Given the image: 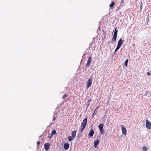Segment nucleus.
<instances>
[{
	"label": "nucleus",
	"instance_id": "39448f33",
	"mask_svg": "<svg viewBox=\"0 0 151 151\" xmlns=\"http://www.w3.org/2000/svg\"><path fill=\"white\" fill-rule=\"evenodd\" d=\"M146 127L147 129H149L151 127V123L148 121L147 120L146 121Z\"/></svg>",
	"mask_w": 151,
	"mask_h": 151
},
{
	"label": "nucleus",
	"instance_id": "4468645a",
	"mask_svg": "<svg viewBox=\"0 0 151 151\" xmlns=\"http://www.w3.org/2000/svg\"><path fill=\"white\" fill-rule=\"evenodd\" d=\"M56 132L55 130H52L51 132V135L50 137H49V138H50L54 134H56Z\"/></svg>",
	"mask_w": 151,
	"mask_h": 151
},
{
	"label": "nucleus",
	"instance_id": "ddd939ff",
	"mask_svg": "<svg viewBox=\"0 0 151 151\" xmlns=\"http://www.w3.org/2000/svg\"><path fill=\"white\" fill-rule=\"evenodd\" d=\"M104 127V124H101L99 125L98 127L99 130L103 129Z\"/></svg>",
	"mask_w": 151,
	"mask_h": 151
},
{
	"label": "nucleus",
	"instance_id": "4be33fe9",
	"mask_svg": "<svg viewBox=\"0 0 151 151\" xmlns=\"http://www.w3.org/2000/svg\"><path fill=\"white\" fill-rule=\"evenodd\" d=\"M100 130V131L101 134H103L104 133V130L103 129H101V130Z\"/></svg>",
	"mask_w": 151,
	"mask_h": 151
},
{
	"label": "nucleus",
	"instance_id": "c756f323",
	"mask_svg": "<svg viewBox=\"0 0 151 151\" xmlns=\"http://www.w3.org/2000/svg\"><path fill=\"white\" fill-rule=\"evenodd\" d=\"M109 43H110V42H108V44H109Z\"/></svg>",
	"mask_w": 151,
	"mask_h": 151
},
{
	"label": "nucleus",
	"instance_id": "9b49d317",
	"mask_svg": "<svg viewBox=\"0 0 151 151\" xmlns=\"http://www.w3.org/2000/svg\"><path fill=\"white\" fill-rule=\"evenodd\" d=\"M76 132L77 131L75 130L73 131L71 133L72 137L73 138H74L76 137Z\"/></svg>",
	"mask_w": 151,
	"mask_h": 151
},
{
	"label": "nucleus",
	"instance_id": "f257e3e1",
	"mask_svg": "<svg viewBox=\"0 0 151 151\" xmlns=\"http://www.w3.org/2000/svg\"><path fill=\"white\" fill-rule=\"evenodd\" d=\"M87 119L86 117L85 118L81 123V124L80 128L81 132H82L85 128L87 123Z\"/></svg>",
	"mask_w": 151,
	"mask_h": 151
},
{
	"label": "nucleus",
	"instance_id": "aec40b11",
	"mask_svg": "<svg viewBox=\"0 0 151 151\" xmlns=\"http://www.w3.org/2000/svg\"><path fill=\"white\" fill-rule=\"evenodd\" d=\"M128 59L126 60L125 62V65L127 67V63H128Z\"/></svg>",
	"mask_w": 151,
	"mask_h": 151
},
{
	"label": "nucleus",
	"instance_id": "bb28decb",
	"mask_svg": "<svg viewBox=\"0 0 151 151\" xmlns=\"http://www.w3.org/2000/svg\"><path fill=\"white\" fill-rule=\"evenodd\" d=\"M147 75L148 76H150L151 74L149 72H148L147 73Z\"/></svg>",
	"mask_w": 151,
	"mask_h": 151
},
{
	"label": "nucleus",
	"instance_id": "7c9ffc66",
	"mask_svg": "<svg viewBox=\"0 0 151 151\" xmlns=\"http://www.w3.org/2000/svg\"><path fill=\"white\" fill-rule=\"evenodd\" d=\"M112 40H112V41H111V42H112Z\"/></svg>",
	"mask_w": 151,
	"mask_h": 151
},
{
	"label": "nucleus",
	"instance_id": "5701e85b",
	"mask_svg": "<svg viewBox=\"0 0 151 151\" xmlns=\"http://www.w3.org/2000/svg\"><path fill=\"white\" fill-rule=\"evenodd\" d=\"M68 96V95L67 94H65L62 97V99H64L65 97H67Z\"/></svg>",
	"mask_w": 151,
	"mask_h": 151
},
{
	"label": "nucleus",
	"instance_id": "cd10ccee",
	"mask_svg": "<svg viewBox=\"0 0 151 151\" xmlns=\"http://www.w3.org/2000/svg\"><path fill=\"white\" fill-rule=\"evenodd\" d=\"M56 119V118L54 117L53 118V120H55Z\"/></svg>",
	"mask_w": 151,
	"mask_h": 151
},
{
	"label": "nucleus",
	"instance_id": "c85d7f7f",
	"mask_svg": "<svg viewBox=\"0 0 151 151\" xmlns=\"http://www.w3.org/2000/svg\"><path fill=\"white\" fill-rule=\"evenodd\" d=\"M50 137V136H48V137L49 138V137Z\"/></svg>",
	"mask_w": 151,
	"mask_h": 151
},
{
	"label": "nucleus",
	"instance_id": "f8f14e48",
	"mask_svg": "<svg viewBox=\"0 0 151 151\" xmlns=\"http://www.w3.org/2000/svg\"><path fill=\"white\" fill-rule=\"evenodd\" d=\"M64 147L65 150H68L69 147V145L68 143H65L64 145Z\"/></svg>",
	"mask_w": 151,
	"mask_h": 151
},
{
	"label": "nucleus",
	"instance_id": "1a4fd4ad",
	"mask_svg": "<svg viewBox=\"0 0 151 151\" xmlns=\"http://www.w3.org/2000/svg\"><path fill=\"white\" fill-rule=\"evenodd\" d=\"M94 133V132L93 129L91 130L88 134V137H92Z\"/></svg>",
	"mask_w": 151,
	"mask_h": 151
},
{
	"label": "nucleus",
	"instance_id": "0eeeda50",
	"mask_svg": "<svg viewBox=\"0 0 151 151\" xmlns=\"http://www.w3.org/2000/svg\"><path fill=\"white\" fill-rule=\"evenodd\" d=\"M124 42V40H122V38H121L118 41L117 45H119L121 47L122 43Z\"/></svg>",
	"mask_w": 151,
	"mask_h": 151
},
{
	"label": "nucleus",
	"instance_id": "6e6552de",
	"mask_svg": "<svg viewBox=\"0 0 151 151\" xmlns=\"http://www.w3.org/2000/svg\"><path fill=\"white\" fill-rule=\"evenodd\" d=\"M91 60H92L91 57H89L88 58L87 63H86V65L87 67H88L89 66L90 63H91Z\"/></svg>",
	"mask_w": 151,
	"mask_h": 151
},
{
	"label": "nucleus",
	"instance_id": "2f4dec72",
	"mask_svg": "<svg viewBox=\"0 0 151 151\" xmlns=\"http://www.w3.org/2000/svg\"><path fill=\"white\" fill-rule=\"evenodd\" d=\"M122 0V1H123V0Z\"/></svg>",
	"mask_w": 151,
	"mask_h": 151
},
{
	"label": "nucleus",
	"instance_id": "f3484780",
	"mask_svg": "<svg viewBox=\"0 0 151 151\" xmlns=\"http://www.w3.org/2000/svg\"><path fill=\"white\" fill-rule=\"evenodd\" d=\"M120 47H121L120 46L117 45V46L114 51V54H115V53L120 48Z\"/></svg>",
	"mask_w": 151,
	"mask_h": 151
},
{
	"label": "nucleus",
	"instance_id": "a878e982",
	"mask_svg": "<svg viewBox=\"0 0 151 151\" xmlns=\"http://www.w3.org/2000/svg\"><path fill=\"white\" fill-rule=\"evenodd\" d=\"M40 141H38L37 142V145H40Z\"/></svg>",
	"mask_w": 151,
	"mask_h": 151
},
{
	"label": "nucleus",
	"instance_id": "a211bd4d",
	"mask_svg": "<svg viewBox=\"0 0 151 151\" xmlns=\"http://www.w3.org/2000/svg\"><path fill=\"white\" fill-rule=\"evenodd\" d=\"M68 138L69 141L70 142L73 140L74 139L73 138V137L71 136H69L68 137Z\"/></svg>",
	"mask_w": 151,
	"mask_h": 151
},
{
	"label": "nucleus",
	"instance_id": "f03ea898",
	"mask_svg": "<svg viewBox=\"0 0 151 151\" xmlns=\"http://www.w3.org/2000/svg\"><path fill=\"white\" fill-rule=\"evenodd\" d=\"M117 32L118 30H117V28H115L114 31V33L113 36L112 38V39L113 40V41L114 42H115L116 41Z\"/></svg>",
	"mask_w": 151,
	"mask_h": 151
},
{
	"label": "nucleus",
	"instance_id": "6ab92c4d",
	"mask_svg": "<svg viewBox=\"0 0 151 151\" xmlns=\"http://www.w3.org/2000/svg\"><path fill=\"white\" fill-rule=\"evenodd\" d=\"M142 150L143 151H147V147L145 146H143L142 147Z\"/></svg>",
	"mask_w": 151,
	"mask_h": 151
},
{
	"label": "nucleus",
	"instance_id": "2eb2a0df",
	"mask_svg": "<svg viewBox=\"0 0 151 151\" xmlns=\"http://www.w3.org/2000/svg\"><path fill=\"white\" fill-rule=\"evenodd\" d=\"M115 3L114 2H112L109 5V7L111 9H112L113 7V6L114 5Z\"/></svg>",
	"mask_w": 151,
	"mask_h": 151
},
{
	"label": "nucleus",
	"instance_id": "7ed1b4c3",
	"mask_svg": "<svg viewBox=\"0 0 151 151\" xmlns=\"http://www.w3.org/2000/svg\"><path fill=\"white\" fill-rule=\"evenodd\" d=\"M92 83V78H90L88 80L87 83L86 84V88L88 89L91 86Z\"/></svg>",
	"mask_w": 151,
	"mask_h": 151
},
{
	"label": "nucleus",
	"instance_id": "dca6fc26",
	"mask_svg": "<svg viewBox=\"0 0 151 151\" xmlns=\"http://www.w3.org/2000/svg\"><path fill=\"white\" fill-rule=\"evenodd\" d=\"M120 47H121L120 46L117 45V46L114 51V54H115V53L120 48Z\"/></svg>",
	"mask_w": 151,
	"mask_h": 151
},
{
	"label": "nucleus",
	"instance_id": "b1692460",
	"mask_svg": "<svg viewBox=\"0 0 151 151\" xmlns=\"http://www.w3.org/2000/svg\"><path fill=\"white\" fill-rule=\"evenodd\" d=\"M147 23H148V22L149 21V17H148V16L147 17Z\"/></svg>",
	"mask_w": 151,
	"mask_h": 151
},
{
	"label": "nucleus",
	"instance_id": "393cba45",
	"mask_svg": "<svg viewBox=\"0 0 151 151\" xmlns=\"http://www.w3.org/2000/svg\"><path fill=\"white\" fill-rule=\"evenodd\" d=\"M91 99H90L89 100H88V103H89V102H90L91 101Z\"/></svg>",
	"mask_w": 151,
	"mask_h": 151
},
{
	"label": "nucleus",
	"instance_id": "20e7f679",
	"mask_svg": "<svg viewBox=\"0 0 151 151\" xmlns=\"http://www.w3.org/2000/svg\"><path fill=\"white\" fill-rule=\"evenodd\" d=\"M121 127L122 133L124 135H126L127 134V130L124 126L123 125H121Z\"/></svg>",
	"mask_w": 151,
	"mask_h": 151
},
{
	"label": "nucleus",
	"instance_id": "9d476101",
	"mask_svg": "<svg viewBox=\"0 0 151 151\" xmlns=\"http://www.w3.org/2000/svg\"><path fill=\"white\" fill-rule=\"evenodd\" d=\"M50 144L49 143H45L44 145V147L45 150H48L50 148Z\"/></svg>",
	"mask_w": 151,
	"mask_h": 151
},
{
	"label": "nucleus",
	"instance_id": "423d86ee",
	"mask_svg": "<svg viewBox=\"0 0 151 151\" xmlns=\"http://www.w3.org/2000/svg\"><path fill=\"white\" fill-rule=\"evenodd\" d=\"M99 140L98 138H97L96 140L94 141V146L95 148H96L97 145L99 144Z\"/></svg>",
	"mask_w": 151,
	"mask_h": 151
},
{
	"label": "nucleus",
	"instance_id": "412c9836",
	"mask_svg": "<svg viewBox=\"0 0 151 151\" xmlns=\"http://www.w3.org/2000/svg\"><path fill=\"white\" fill-rule=\"evenodd\" d=\"M99 106H98L96 109L95 110L94 113L92 115V117H93L94 115H96V113H95L96 110L99 107Z\"/></svg>",
	"mask_w": 151,
	"mask_h": 151
}]
</instances>
